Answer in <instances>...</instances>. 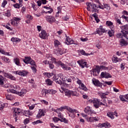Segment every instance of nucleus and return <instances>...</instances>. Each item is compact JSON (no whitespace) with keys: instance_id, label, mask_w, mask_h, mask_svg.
Here are the masks:
<instances>
[{"instance_id":"nucleus-1","label":"nucleus","mask_w":128,"mask_h":128,"mask_svg":"<svg viewBox=\"0 0 128 128\" xmlns=\"http://www.w3.org/2000/svg\"><path fill=\"white\" fill-rule=\"evenodd\" d=\"M89 102L94 104V106L96 108H98L100 106H106V104L100 102L98 99L90 100Z\"/></svg>"},{"instance_id":"nucleus-2","label":"nucleus","mask_w":128,"mask_h":128,"mask_svg":"<svg viewBox=\"0 0 128 128\" xmlns=\"http://www.w3.org/2000/svg\"><path fill=\"white\" fill-rule=\"evenodd\" d=\"M121 32L122 34L126 40H128V24H126L121 26Z\"/></svg>"},{"instance_id":"nucleus-3","label":"nucleus","mask_w":128,"mask_h":128,"mask_svg":"<svg viewBox=\"0 0 128 128\" xmlns=\"http://www.w3.org/2000/svg\"><path fill=\"white\" fill-rule=\"evenodd\" d=\"M62 94H65V95L67 96H68V98H70V96H76V92L64 88H62Z\"/></svg>"},{"instance_id":"nucleus-4","label":"nucleus","mask_w":128,"mask_h":128,"mask_svg":"<svg viewBox=\"0 0 128 128\" xmlns=\"http://www.w3.org/2000/svg\"><path fill=\"white\" fill-rule=\"evenodd\" d=\"M22 112V110L18 108H16L14 109V111L13 116L16 120L15 122L18 121V116H20Z\"/></svg>"},{"instance_id":"nucleus-5","label":"nucleus","mask_w":128,"mask_h":128,"mask_svg":"<svg viewBox=\"0 0 128 128\" xmlns=\"http://www.w3.org/2000/svg\"><path fill=\"white\" fill-rule=\"evenodd\" d=\"M56 92V91L54 90L44 89L42 91V96H46V94H54Z\"/></svg>"},{"instance_id":"nucleus-6","label":"nucleus","mask_w":128,"mask_h":128,"mask_svg":"<svg viewBox=\"0 0 128 128\" xmlns=\"http://www.w3.org/2000/svg\"><path fill=\"white\" fill-rule=\"evenodd\" d=\"M44 18L46 22H49V24H54V22H56V18L52 16H46Z\"/></svg>"},{"instance_id":"nucleus-7","label":"nucleus","mask_w":128,"mask_h":128,"mask_svg":"<svg viewBox=\"0 0 128 128\" xmlns=\"http://www.w3.org/2000/svg\"><path fill=\"white\" fill-rule=\"evenodd\" d=\"M65 36L66 38V44H68V46H70V44H76L78 45L77 43H74V40L71 38H70V36H68L66 34H65Z\"/></svg>"},{"instance_id":"nucleus-8","label":"nucleus","mask_w":128,"mask_h":128,"mask_svg":"<svg viewBox=\"0 0 128 128\" xmlns=\"http://www.w3.org/2000/svg\"><path fill=\"white\" fill-rule=\"evenodd\" d=\"M39 36L42 40H46L48 38V34L44 30H42L41 32L39 34Z\"/></svg>"},{"instance_id":"nucleus-9","label":"nucleus","mask_w":128,"mask_h":128,"mask_svg":"<svg viewBox=\"0 0 128 128\" xmlns=\"http://www.w3.org/2000/svg\"><path fill=\"white\" fill-rule=\"evenodd\" d=\"M78 64L82 67V68H86V62L84 60H78L77 62Z\"/></svg>"},{"instance_id":"nucleus-10","label":"nucleus","mask_w":128,"mask_h":128,"mask_svg":"<svg viewBox=\"0 0 128 128\" xmlns=\"http://www.w3.org/2000/svg\"><path fill=\"white\" fill-rule=\"evenodd\" d=\"M3 74L4 76H5V78H10V80H16V78L12 76V75L10 74L7 73V72H4Z\"/></svg>"},{"instance_id":"nucleus-11","label":"nucleus","mask_w":128,"mask_h":128,"mask_svg":"<svg viewBox=\"0 0 128 128\" xmlns=\"http://www.w3.org/2000/svg\"><path fill=\"white\" fill-rule=\"evenodd\" d=\"M92 82L94 86H102V84L98 80H97L96 79L93 78L92 79Z\"/></svg>"},{"instance_id":"nucleus-12","label":"nucleus","mask_w":128,"mask_h":128,"mask_svg":"<svg viewBox=\"0 0 128 128\" xmlns=\"http://www.w3.org/2000/svg\"><path fill=\"white\" fill-rule=\"evenodd\" d=\"M45 116L44 111V110H42V109H40V110H39L38 114L36 116V118H40L42 116Z\"/></svg>"},{"instance_id":"nucleus-13","label":"nucleus","mask_w":128,"mask_h":128,"mask_svg":"<svg viewBox=\"0 0 128 128\" xmlns=\"http://www.w3.org/2000/svg\"><path fill=\"white\" fill-rule=\"evenodd\" d=\"M65 108H66L69 112H72V114H78V110L72 108L70 107L65 106Z\"/></svg>"},{"instance_id":"nucleus-14","label":"nucleus","mask_w":128,"mask_h":128,"mask_svg":"<svg viewBox=\"0 0 128 128\" xmlns=\"http://www.w3.org/2000/svg\"><path fill=\"white\" fill-rule=\"evenodd\" d=\"M16 74H18V76H26L28 74V72L24 70H18L16 72Z\"/></svg>"},{"instance_id":"nucleus-15","label":"nucleus","mask_w":128,"mask_h":128,"mask_svg":"<svg viewBox=\"0 0 128 128\" xmlns=\"http://www.w3.org/2000/svg\"><path fill=\"white\" fill-rule=\"evenodd\" d=\"M103 4L104 6L99 5L100 8H101V10H104V8H106L108 10H110V7L108 4Z\"/></svg>"},{"instance_id":"nucleus-16","label":"nucleus","mask_w":128,"mask_h":128,"mask_svg":"<svg viewBox=\"0 0 128 128\" xmlns=\"http://www.w3.org/2000/svg\"><path fill=\"white\" fill-rule=\"evenodd\" d=\"M101 76L102 78H111L112 75H110V74L108 73L102 72L101 73Z\"/></svg>"},{"instance_id":"nucleus-17","label":"nucleus","mask_w":128,"mask_h":128,"mask_svg":"<svg viewBox=\"0 0 128 128\" xmlns=\"http://www.w3.org/2000/svg\"><path fill=\"white\" fill-rule=\"evenodd\" d=\"M54 54H62L66 52V51L62 48H59V49H54Z\"/></svg>"},{"instance_id":"nucleus-18","label":"nucleus","mask_w":128,"mask_h":128,"mask_svg":"<svg viewBox=\"0 0 128 128\" xmlns=\"http://www.w3.org/2000/svg\"><path fill=\"white\" fill-rule=\"evenodd\" d=\"M84 112L86 114H92L94 112V110H90V106H87L86 107L84 110Z\"/></svg>"},{"instance_id":"nucleus-19","label":"nucleus","mask_w":128,"mask_h":128,"mask_svg":"<svg viewBox=\"0 0 128 128\" xmlns=\"http://www.w3.org/2000/svg\"><path fill=\"white\" fill-rule=\"evenodd\" d=\"M98 126H100L101 128H110V123L106 122L105 123H103V124H98Z\"/></svg>"},{"instance_id":"nucleus-20","label":"nucleus","mask_w":128,"mask_h":128,"mask_svg":"<svg viewBox=\"0 0 128 128\" xmlns=\"http://www.w3.org/2000/svg\"><path fill=\"white\" fill-rule=\"evenodd\" d=\"M110 94V92H100L99 96H100L102 98H106L107 96Z\"/></svg>"},{"instance_id":"nucleus-21","label":"nucleus","mask_w":128,"mask_h":128,"mask_svg":"<svg viewBox=\"0 0 128 128\" xmlns=\"http://www.w3.org/2000/svg\"><path fill=\"white\" fill-rule=\"evenodd\" d=\"M120 44L122 46H128V43L124 38H122L120 40Z\"/></svg>"},{"instance_id":"nucleus-22","label":"nucleus","mask_w":128,"mask_h":128,"mask_svg":"<svg viewBox=\"0 0 128 128\" xmlns=\"http://www.w3.org/2000/svg\"><path fill=\"white\" fill-rule=\"evenodd\" d=\"M87 6V10L88 12H92V8L94 7V4H92L90 2H88L86 4Z\"/></svg>"},{"instance_id":"nucleus-23","label":"nucleus","mask_w":128,"mask_h":128,"mask_svg":"<svg viewBox=\"0 0 128 128\" xmlns=\"http://www.w3.org/2000/svg\"><path fill=\"white\" fill-rule=\"evenodd\" d=\"M106 24L108 26H109L110 30H114V24L110 21H107L106 22Z\"/></svg>"},{"instance_id":"nucleus-24","label":"nucleus","mask_w":128,"mask_h":128,"mask_svg":"<svg viewBox=\"0 0 128 128\" xmlns=\"http://www.w3.org/2000/svg\"><path fill=\"white\" fill-rule=\"evenodd\" d=\"M116 112H108L107 113V116H108V118H112V120H114V116H116Z\"/></svg>"},{"instance_id":"nucleus-25","label":"nucleus","mask_w":128,"mask_h":128,"mask_svg":"<svg viewBox=\"0 0 128 128\" xmlns=\"http://www.w3.org/2000/svg\"><path fill=\"white\" fill-rule=\"evenodd\" d=\"M98 8H100V5L96 6V4H93L92 12H98Z\"/></svg>"},{"instance_id":"nucleus-26","label":"nucleus","mask_w":128,"mask_h":128,"mask_svg":"<svg viewBox=\"0 0 128 128\" xmlns=\"http://www.w3.org/2000/svg\"><path fill=\"white\" fill-rule=\"evenodd\" d=\"M4 82H6L4 77L2 75H0V86H4Z\"/></svg>"},{"instance_id":"nucleus-27","label":"nucleus","mask_w":128,"mask_h":128,"mask_svg":"<svg viewBox=\"0 0 128 128\" xmlns=\"http://www.w3.org/2000/svg\"><path fill=\"white\" fill-rule=\"evenodd\" d=\"M100 68L101 70H112V66L106 67L104 66H100Z\"/></svg>"},{"instance_id":"nucleus-28","label":"nucleus","mask_w":128,"mask_h":128,"mask_svg":"<svg viewBox=\"0 0 128 128\" xmlns=\"http://www.w3.org/2000/svg\"><path fill=\"white\" fill-rule=\"evenodd\" d=\"M30 60H32V58L28 56H26L25 58L23 60V62H24L27 64L30 62Z\"/></svg>"},{"instance_id":"nucleus-29","label":"nucleus","mask_w":128,"mask_h":128,"mask_svg":"<svg viewBox=\"0 0 128 128\" xmlns=\"http://www.w3.org/2000/svg\"><path fill=\"white\" fill-rule=\"evenodd\" d=\"M100 66H96V68L92 70V72H97V74H100Z\"/></svg>"},{"instance_id":"nucleus-30","label":"nucleus","mask_w":128,"mask_h":128,"mask_svg":"<svg viewBox=\"0 0 128 128\" xmlns=\"http://www.w3.org/2000/svg\"><path fill=\"white\" fill-rule=\"evenodd\" d=\"M2 60L6 64H10V59L8 58V57L2 56Z\"/></svg>"},{"instance_id":"nucleus-31","label":"nucleus","mask_w":128,"mask_h":128,"mask_svg":"<svg viewBox=\"0 0 128 128\" xmlns=\"http://www.w3.org/2000/svg\"><path fill=\"white\" fill-rule=\"evenodd\" d=\"M108 34L110 38L112 36H114V29H111V30H109L108 32Z\"/></svg>"},{"instance_id":"nucleus-32","label":"nucleus","mask_w":128,"mask_h":128,"mask_svg":"<svg viewBox=\"0 0 128 128\" xmlns=\"http://www.w3.org/2000/svg\"><path fill=\"white\" fill-rule=\"evenodd\" d=\"M61 44L60 41L58 40H54V46L55 48H58V46H60Z\"/></svg>"},{"instance_id":"nucleus-33","label":"nucleus","mask_w":128,"mask_h":128,"mask_svg":"<svg viewBox=\"0 0 128 128\" xmlns=\"http://www.w3.org/2000/svg\"><path fill=\"white\" fill-rule=\"evenodd\" d=\"M26 90L22 89L21 90L20 92L17 91V94L21 96H24V94H26Z\"/></svg>"},{"instance_id":"nucleus-34","label":"nucleus","mask_w":128,"mask_h":128,"mask_svg":"<svg viewBox=\"0 0 128 128\" xmlns=\"http://www.w3.org/2000/svg\"><path fill=\"white\" fill-rule=\"evenodd\" d=\"M11 41L12 42H20V39L13 37L11 38Z\"/></svg>"},{"instance_id":"nucleus-35","label":"nucleus","mask_w":128,"mask_h":128,"mask_svg":"<svg viewBox=\"0 0 128 128\" xmlns=\"http://www.w3.org/2000/svg\"><path fill=\"white\" fill-rule=\"evenodd\" d=\"M14 62L16 66H20V59L18 58H15L14 59Z\"/></svg>"},{"instance_id":"nucleus-36","label":"nucleus","mask_w":128,"mask_h":128,"mask_svg":"<svg viewBox=\"0 0 128 128\" xmlns=\"http://www.w3.org/2000/svg\"><path fill=\"white\" fill-rule=\"evenodd\" d=\"M106 32L104 29L100 28L97 30V34H102V32Z\"/></svg>"},{"instance_id":"nucleus-37","label":"nucleus","mask_w":128,"mask_h":128,"mask_svg":"<svg viewBox=\"0 0 128 128\" xmlns=\"http://www.w3.org/2000/svg\"><path fill=\"white\" fill-rule=\"evenodd\" d=\"M88 122H94L96 120V118L94 117H90L87 119Z\"/></svg>"},{"instance_id":"nucleus-38","label":"nucleus","mask_w":128,"mask_h":128,"mask_svg":"<svg viewBox=\"0 0 128 128\" xmlns=\"http://www.w3.org/2000/svg\"><path fill=\"white\" fill-rule=\"evenodd\" d=\"M92 16L94 17V20H96V22H100V19L98 18V14H96V13H94Z\"/></svg>"},{"instance_id":"nucleus-39","label":"nucleus","mask_w":128,"mask_h":128,"mask_svg":"<svg viewBox=\"0 0 128 128\" xmlns=\"http://www.w3.org/2000/svg\"><path fill=\"white\" fill-rule=\"evenodd\" d=\"M80 88L81 90H84L85 92L86 90H88V88L84 84H82L80 85Z\"/></svg>"},{"instance_id":"nucleus-40","label":"nucleus","mask_w":128,"mask_h":128,"mask_svg":"<svg viewBox=\"0 0 128 128\" xmlns=\"http://www.w3.org/2000/svg\"><path fill=\"white\" fill-rule=\"evenodd\" d=\"M11 24L14 26H18V22L14 20V19H12L10 20Z\"/></svg>"},{"instance_id":"nucleus-41","label":"nucleus","mask_w":128,"mask_h":128,"mask_svg":"<svg viewBox=\"0 0 128 128\" xmlns=\"http://www.w3.org/2000/svg\"><path fill=\"white\" fill-rule=\"evenodd\" d=\"M44 74L46 76H47V78H49L54 76V74L50 72H45Z\"/></svg>"},{"instance_id":"nucleus-42","label":"nucleus","mask_w":128,"mask_h":128,"mask_svg":"<svg viewBox=\"0 0 128 128\" xmlns=\"http://www.w3.org/2000/svg\"><path fill=\"white\" fill-rule=\"evenodd\" d=\"M46 82L48 86H52V81L50 80V79H47L46 80Z\"/></svg>"},{"instance_id":"nucleus-43","label":"nucleus","mask_w":128,"mask_h":128,"mask_svg":"<svg viewBox=\"0 0 128 128\" xmlns=\"http://www.w3.org/2000/svg\"><path fill=\"white\" fill-rule=\"evenodd\" d=\"M58 64L59 66H61V68H63V70H64V68L66 66L64 64H62V62H60V61L58 62Z\"/></svg>"},{"instance_id":"nucleus-44","label":"nucleus","mask_w":128,"mask_h":128,"mask_svg":"<svg viewBox=\"0 0 128 128\" xmlns=\"http://www.w3.org/2000/svg\"><path fill=\"white\" fill-rule=\"evenodd\" d=\"M4 16L10 18V10H8L7 12L4 14Z\"/></svg>"},{"instance_id":"nucleus-45","label":"nucleus","mask_w":128,"mask_h":128,"mask_svg":"<svg viewBox=\"0 0 128 128\" xmlns=\"http://www.w3.org/2000/svg\"><path fill=\"white\" fill-rule=\"evenodd\" d=\"M114 18L117 24H122V22H120V20L118 18V16H116V15H115Z\"/></svg>"},{"instance_id":"nucleus-46","label":"nucleus","mask_w":128,"mask_h":128,"mask_svg":"<svg viewBox=\"0 0 128 128\" xmlns=\"http://www.w3.org/2000/svg\"><path fill=\"white\" fill-rule=\"evenodd\" d=\"M32 124H42V121L40 120H37L36 121H34L32 122Z\"/></svg>"},{"instance_id":"nucleus-47","label":"nucleus","mask_w":128,"mask_h":128,"mask_svg":"<svg viewBox=\"0 0 128 128\" xmlns=\"http://www.w3.org/2000/svg\"><path fill=\"white\" fill-rule=\"evenodd\" d=\"M6 4H8V1H6V0H4L1 6H2V8H6Z\"/></svg>"},{"instance_id":"nucleus-48","label":"nucleus","mask_w":128,"mask_h":128,"mask_svg":"<svg viewBox=\"0 0 128 128\" xmlns=\"http://www.w3.org/2000/svg\"><path fill=\"white\" fill-rule=\"evenodd\" d=\"M60 120L62 122H64V124H68V120H66V118H63L61 119H60Z\"/></svg>"},{"instance_id":"nucleus-49","label":"nucleus","mask_w":128,"mask_h":128,"mask_svg":"<svg viewBox=\"0 0 128 128\" xmlns=\"http://www.w3.org/2000/svg\"><path fill=\"white\" fill-rule=\"evenodd\" d=\"M116 37L118 38H124V34H122V33H118L116 34Z\"/></svg>"},{"instance_id":"nucleus-50","label":"nucleus","mask_w":128,"mask_h":128,"mask_svg":"<svg viewBox=\"0 0 128 128\" xmlns=\"http://www.w3.org/2000/svg\"><path fill=\"white\" fill-rule=\"evenodd\" d=\"M48 64H49V68H50V70H54V65L52 62H50Z\"/></svg>"},{"instance_id":"nucleus-51","label":"nucleus","mask_w":128,"mask_h":128,"mask_svg":"<svg viewBox=\"0 0 128 128\" xmlns=\"http://www.w3.org/2000/svg\"><path fill=\"white\" fill-rule=\"evenodd\" d=\"M52 120H53L54 122H58L59 120H60V119L58 117L55 116V117L52 118Z\"/></svg>"},{"instance_id":"nucleus-52","label":"nucleus","mask_w":128,"mask_h":128,"mask_svg":"<svg viewBox=\"0 0 128 128\" xmlns=\"http://www.w3.org/2000/svg\"><path fill=\"white\" fill-rule=\"evenodd\" d=\"M80 54H83L84 56H90V54H86V52L84 50H82L81 51H80Z\"/></svg>"},{"instance_id":"nucleus-53","label":"nucleus","mask_w":128,"mask_h":128,"mask_svg":"<svg viewBox=\"0 0 128 128\" xmlns=\"http://www.w3.org/2000/svg\"><path fill=\"white\" fill-rule=\"evenodd\" d=\"M58 118H60L59 120H62L64 118V114L61 112H59L58 115Z\"/></svg>"},{"instance_id":"nucleus-54","label":"nucleus","mask_w":128,"mask_h":128,"mask_svg":"<svg viewBox=\"0 0 128 128\" xmlns=\"http://www.w3.org/2000/svg\"><path fill=\"white\" fill-rule=\"evenodd\" d=\"M66 78V77L64 76V74H60V78L62 79V80L64 82H66V78Z\"/></svg>"},{"instance_id":"nucleus-55","label":"nucleus","mask_w":128,"mask_h":128,"mask_svg":"<svg viewBox=\"0 0 128 128\" xmlns=\"http://www.w3.org/2000/svg\"><path fill=\"white\" fill-rule=\"evenodd\" d=\"M51 60L54 62V64H58V62H56V59L54 58H51Z\"/></svg>"},{"instance_id":"nucleus-56","label":"nucleus","mask_w":128,"mask_h":128,"mask_svg":"<svg viewBox=\"0 0 128 128\" xmlns=\"http://www.w3.org/2000/svg\"><path fill=\"white\" fill-rule=\"evenodd\" d=\"M13 6L14 8H20V5L18 3L14 4Z\"/></svg>"},{"instance_id":"nucleus-57","label":"nucleus","mask_w":128,"mask_h":128,"mask_svg":"<svg viewBox=\"0 0 128 128\" xmlns=\"http://www.w3.org/2000/svg\"><path fill=\"white\" fill-rule=\"evenodd\" d=\"M120 98L122 102H126V99H124L126 98H124V96H120Z\"/></svg>"},{"instance_id":"nucleus-58","label":"nucleus","mask_w":128,"mask_h":128,"mask_svg":"<svg viewBox=\"0 0 128 128\" xmlns=\"http://www.w3.org/2000/svg\"><path fill=\"white\" fill-rule=\"evenodd\" d=\"M6 98L8 100H12V96L10 94H6Z\"/></svg>"},{"instance_id":"nucleus-59","label":"nucleus","mask_w":128,"mask_h":128,"mask_svg":"<svg viewBox=\"0 0 128 128\" xmlns=\"http://www.w3.org/2000/svg\"><path fill=\"white\" fill-rule=\"evenodd\" d=\"M4 108V104L0 102V110H2Z\"/></svg>"},{"instance_id":"nucleus-60","label":"nucleus","mask_w":128,"mask_h":128,"mask_svg":"<svg viewBox=\"0 0 128 128\" xmlns=\"http://www.w3.org/2000/svg\"><path fill=\"white\" fill-rule=\"evenodd\" d=\"M13 20L18 22H20V20L21 18H20L14 17Z\"/></svg>"},{"instance_id":"nucleus-61","label":"nucleus","mask_w":128,"mask_h":128,"mask_svg":"<svg viewBox=\"0 0 128 128\" xmlns=\"http://www.w3.org/2000/svg\"><path fill=\"white\" fill-rule=\"evenodd\" d=\"M12 86V85L10 84H6L4 85V87L5 88H10Z\"/></svg>"},{"instance_id":"nucleus-62","label":"nucleus","mask_w":128,"mask_h":128,"mask_svg":"<svg viewBox=\"0 0 128 128\" xmlns=\"http://www.w3.org/2000/svg\"><path fill=\"white\" fill-rule=\"evenodd\" d=\"M64 70H70L72 68L68 66H65V68L64 69Z\"/></svg>"},{"instance_id":"nucleus-63","label":"nucleus","mask_w":128,"mask_h":128,"mask_svg":"<svg viewBox=\"0 0 128 128\" xmlns=\"http://www.w3.org/2000/svg\"><path fill=\"white\" fill-rule=\"evenodd\" d=\"M40 102H42V104H48V102L46 101L45 100H40Z\"/></svg>"},{"instance_id":"nucleus-64","label":"nucleus","mask_w":128,"mask_h":128,"mask_svg":"<svg viewBox=\"0 0 128 128\" xmlns=\"http://www.w3.org/2000/svg\"><path fill=\"white\" fill-rule=\"evenodd\" d=\"M56 82L58 84H62V82L60 80H56Z\"/></svg>"}]
</instances>
